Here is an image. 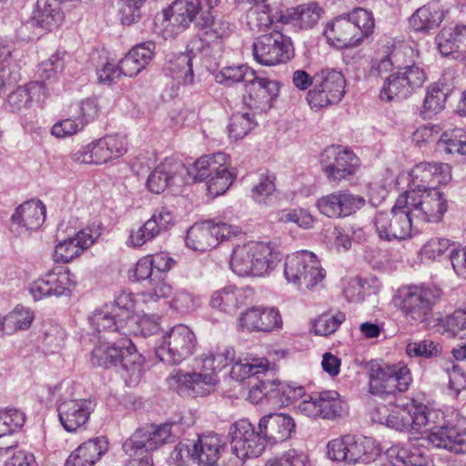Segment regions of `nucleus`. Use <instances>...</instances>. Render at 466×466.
Listing matches in <instances>:
<instances>
[{"instance_id": "obj_1", "label": "nucleus", "mask_w": 466, "mask_h": 466, "mask_svg": "<svg viewBox=\"0 0 466 466\" xmlns=\"http://www.w3.org/2000/svg\"><path fill=\"white\" fill-rule=\"evenodd\" d=\"M441 415L426 406L407 404H380L371 411L373 421L400 431H420L428 427L434 419Z\"/></svg>"}, {"instance_id": "obj_2", "label": "nucleus", "mask_w": 466, "mask_h": 466, "mask_svg": "<svg viewBox=\"0 0 466 466\" xmlns=\"http://www.w3.org/2000/svg\"><path fill=\"white\" fill-rule=\"evenodd\" d=\"M277 247L269 242L250 241L233 249L230 268L238 276H263L280 261Z\"/></svg>"}, {"instance_id": "obj_3", "label": "nucleus", "mask_w": 466, "mask_h": 466, "mask_svg": "<svg viewBox=\"0 0 466 466\" xmlns=\"http://www.w3.org/2000/svg\"><path fill=\"white\" fill-rule=\"evenodd\" d=\"M397 208H407L417 222L436 223L448 209L447 199L438 188L406 190L397 198Z\"/></svg>"}, {"instance_id": "obj_4", "label": "nucleus", "mask_w": 466, "mask_h": 466, "mask_svg": "<svg viewBox=\"0 0 466 466\" xmlns=\"http://www.w3.org/2000/svg\"><path fill=\"white\" fill-rule=\"evenodd\" d=\"M284 276L298 289L307 291L321 284L326 272L314 253L301 250L287 256Z\"/></svg>"}, {"instance_id": "obj_5", "label": "nucleus", "mask_w": 466, "mask_h": 466, "mask_svg": "<svg viewBox=\"0 0 466 466\" xmlns=\"http://www.w3.org/2000/svg\"><path fill=\"white\" fill-rule=\"evenodd\" d=\"M368 369L371 394L390 395L404 392L412 381L410 370L403 362L390 365L370 361Z\"/></svg>"}, {"instance_id": "obj_6", "label": "nucleus", "mask_w": 466, "mask_h": 466, "mask_svg": "<svg viewBox=\"0 0 466 466\" xmlns=\"http://www.w3.org/2000/svg\"><path fill=\"white\" fill-rule=\"evenodd\" d=\"M197 344L193 330L186 325L178 324L163 335L156 347V356L162 362L177 365L194 354Z\"/></svg>"}, {"instance_id": "obj_7", "label": "nucleus", "mask_w": 466, "mask_h": 466, "mask_svg": "<svg viewBox=\"0 0 466 466\" xmlns=\"http://www.w3.org/2000/svg\"><path fill=\"white\" fill-rule=\"evenodd\" d=\"M441 296V289L434 286L404 287L398 290L394 302L407 317L424 321Z\"/></svg>"}, {"instance_id": "obj_8", "label": "nucleus", "mask_w": 466, "mask_h": 466, "mask_svg": "<svg viewBox=\"0 0 466 466\" xmlns=\"http://www.w3.org/2000/svg\"><path fill=\"white\" fill-rule=\"evenodd\" d=\"M219 380L215 372L201 368L198 371L186 372L175 370L167 379L168 387L179 395L192 398L204 397L216 390Z\"/></svg>"}, {"instance_id": "obj_9", "label": "nucleus", "mask_w": 466, "mask_h": 466, "mask_svg": "<svg viewBox=\"0 0 466 466\" xmlns=\"http://www.w3.org/2000/svg\"><path fill=\"white\" fill-rule=\"evenodd\" d=\"M344 76L336 70L327 69L314 77V86L307 96L312 109L319 110L341 100L345 94Z\"/></svg>"}, {"instance_id": "obj_10", "label": "nucleus", "mask_w": 466, "mask_h": 466, "mask_svg": "<svg viewBox=\"0 0 466 466\" xmlns=\"http://www.w3.org/2000/svg\"><path fill=\"white\" fill-rule=\"evenodd\" d=\"M176 434L172 431V424L151 425L136 431L127 439L123 448L128 455H148L161 446L175 441Z\"/></svg>"}, {"instance_id": "obj_11", "label": "nucleus", "mask_w": 466, "mask_h": 466, "mask_svg": "<svg viewBox=\"0 0 466 466\" xmlns=\"http://www.w3.org/2000/svg\"><path fill=\"white\" fill-rule=\"evenodd\" d=\"M238 227L219 222L205 221L194 224L188 230L186 238L187 246L197 251H207L217 247L219 242L237 235Z\"/></svg>"}, {"instance_id": "obj_12", "label": "nucleus", "mask_w": 466, "mask_h": 466, "mask_svg": "<svg viewBox=\"0 0 466 466\" xmlns=\"http://www.w3.org/2000/svg\"><path fill=\"white\" fill-rule=\"evenodd\" d=\"M253 53L258 63L270 66L289 60L293 54V46L290 38L281 31H271L254 42Z\"/></svg>"}, {"instance_id": "obj_13", "label": "nucleus", "mask_w": 466, "mask_h": 466, "mask_svg": "<svg viewBox=\"0 0 466 466\" xmlns=\"http://www.w3.org/2000/svg\"><path fill=\"white\" fill-rule=\"evenodd\" d=\"M320 163L327 177L333 182L350 179L360 167L358 157L353 151L342 146H330L325 148L321 154Z\"/></svg>"}, {"instance_id": "obj_14", "label": "nucleus", "mask_w": 466, "mask_h": 466, "mask_svg": "<svg viewBox=\"0 0 466 466\" xmlns=\"http://www.w3.org/2000/svg\"><path fill=\"white\" fill-rule=\"evenodd\" d=\"M426 80V75L416 65L400 66L397 72L390 75L380 91L383 100L391 101L394 98H406L414 89L420 87Z\"/></svg>"}, {"instance_id": "obj_15", "label": "nucleus", "mask_w": 466, "mask_h": 466, "mask_svg": "<svg viewBox=\"0 0 466 466\" xmlns=\"http://www.w3.org/2000/svg\"><path fill=\"white\" fill-rule=\"evenodd\" d=\"M413 218L407 208H397V201L390 212L380 211L374 218L379 237L382 239L402 240L411 237Z\"/></svg>"}, {"instance_id": "obj_16", "label": "nucleus", "mask_w": 466, "mask_h": 466, "mask_svg": "<svg viewBox=\"0 0 466 466\" xmlns=\"http://www.w3.org/2000/svg\"><path fill=\"white\" fill-rule=\"evenodd\" d=\"M75 276L67 269H56L33 281L29 290L35 300L51 296H67L75 288Z\"/></svg>"}, {"instance_id": "obj_17", "label": "nucleus", "mask_w": 466, "mask_h": 466, "mask_svg": "<svg viewBox=\"0 0 466 466\" xmlns=\"http://www.w3.org/2000/svg\"><path fill=\"white\" fill-rule=\"evenodd\" d=\"M279 84L268 77L258 76L256 73L245 85V104L257 110L264 111L271 107L272 101L278 96Z\"/></svg>"}, {"instance_id": "obj_18", "label": "nucleus", "mask_w": 466, "mask_h": 466, "mask_svg": "<svg viewBox=\"0 0 466 466\" xmlns=\"http://www.w3.org/2000/svg\"><path fill=\"white\" fill-rule=\"evenodd\" d=\"M410 175L408 190L420 191L437 188V185L447 183L451 177V167L444 163H420L411 169Z\"/></svg>"}, {"instance_id": "obj_19", "label": "nucleus", "mask_w": 466, "mask_h": 466, "mask_svg": "<svg viewBox=\"0 0 466 466\" xmlns=\"http://www.w3.org/2000/svg\"><path fill=\"white\" fill-rule=\"evenodd\" d=\"M431 422L429 430L425 431L422 441H427L436 448H443L455 453H466V429H459L455 426H435L437 422Z\"/></svg>"}, {"instance_id": "obj_20", "label": "nucleus", "mask_w": 466, "mask_h": 466, "mask_svg": "<svg viewBox=\"0 0 466 466\" xmlns=\"http://www.w3.org/2000/svg\"><path fill=\"white\" fill-rule=\"evenodd\" d=\"M186 167L180 161L166 158L149 174L147 180V188L155 194H160L167 188L184 183Z\"/></svg>"}, {"instance_id": "obj_21", "label": "nucleus", "mask_w": 466, "mask_h": 466, "mask_svg": "<svg viewBox=\"0 0 466 466\" xmlns=\"http://www.w3.org/2000/svg\"><path fill=\"white\" fill-rule=\"evenodd\" d=\"M365 199L348 191H338L321 197L316 202L319 211L328 218L347 217L363 207Z\"/></svg>"}, {"instance_id": "obj_22", "label": "nucleus", "mask_w": 466, "mask_h": 466, "mask_svg": "<svg viewBox=\"0 0 466 466\" xmlns=\"http://www.w3.org/2000/svg\"><path fill=\"white\" fill-rule=\"evenodd\" d=\"M46 218V207L40 200H30L20 205L12 215L11 230L18 236L38 229Z\"/></svg>"}, {"instance_id": "obj_23", "label": "nucleus", "mask_w": 466, "mask_h": 466, "mask_svg": "<svg viewBox=\"0 0 466 466\" xmlns=\"http://www.w3.org/2000/svg\"><path fill=\"white\" fill-rule=\"evenodd\" d=\"M199 5V0H176L157 15L156 25L187 27L198 13Z\"/></svg>"}, {"instance_id": "obj_24", "label": "nucleus", "mask_w": 466, "mask_h": 466, "mask_svg": "<svg viewBox=\"0 0 466 466\" xmlns=\"http://www.w3.org/2000/svg\"><path fill=\"white\" fill-rule=\"evenodd\" d=\"M172 223L173 215L171 211L165 207L157 208L141 227L130 231L127 244L130 247H141L156 238L161 231L167 230Z\"/></svg>"}, {"instance_id": "obj_25", "label": "nucleus", "mask_w": 466, "mask_h": 466, "mask_svg": "<svg viewBox=\"0 0 466 466\" xmlns=\"http://www.w3.org/2000/svg\"><path fill=\"white\" fill-rule=\"evenodd\" d=\"M410 46L400 40L388 42L383 50L377 52L373 57L370 74L380 76L390 72L393 66L399 68L405 62L403 56L412 54Z\"/></svg>"}, {"instance_id": "obj_26", "label": "nucleus", "mask_w": 466, "mask_h": 466, "mask_svg": "<svg viewBox=\"0 0 466 466\" xmlns=\"http://www.w3.org/2000/svg\"><path fill=\"white\" fill-rule=\"evenodd\" d=\"M59 420L66 431H76L89 420L91 402L85 399L63 400L57 408Z\"/></svg>"}, {"instance_id": "obj_27", "label": "nucleus", "mask_w": 466, "mask_h": 466, "mask_svg": "<svg viewBox=\"0 0 466 466\" xmlns=\"http://www.w3.org/2000/svg\"><path fill=\"white\" fill-rule=\"evenodd\" d=\"M254 292L249 288L224 287L214 291L209 299V305L225 313H234L237 309L251 302Z\"/></svg>"}, {"instance_id": "obj_28", "label": "nucleus", "mask_w": 466, "mask_h": 466, "mask_svg": "<svg viewBox=\"0 0 466 466\" xmlns=\"http://www.w3.org/2000/svg\"><path fill=\"white\" fill-rule=\"evenodd\" d=\"M296 424L293 418L285 413H270L262 417L258 429L269 443L282 442L291 438Z\"/></svg>"}, {"instance_id": "obj_29", "label": "nucleus", "mask_w": 466, "mask_h": 466, "mask_svg": "<svg viewBox=\"0 0 466 466\" xmlns=\"http://www.w3.org/2000/svg\"><path fill=\"white\" fill-rule=\"evenodd\" d=\"M124 345L126 346L118 361L121 376L128 386H136L140 382L145 371V358L127 337H124Z\"/></svg>"}, {"instance_id": "obj_30", "label": "nucleus", "mask_w": 466, "mask_h": 466, "mask_svg": "<svg viewBox=\"0 0 466 466\" xmlns=\"http://www.w3.org/2000/svg\"><path fill=\"white\" fill-rule=\"evenodd\" d=\"M239 326L250 331H271L282 326V319L277 309L251 308L240 315Z\"/></svg>"}, {"instance_id": "obj_31", "label": "nucleus", "mask_w": 466, "mask_h": 466, "mask_svg": "<svg viewBox=\"0 0 466 466\" xmlns=\"http://www.w3.org/2000/svg\"><path fill=\"white\" fill-rule=\"evenodd\" d=\"M108 442L104 437L90 439L79 445L67 458L65 466H94L106 452Z\"/></svg>"}, {"instance_id": "obj_32", "label": "nucleus", "mask_w": 466, "mask_h": 466, "mask_svg": "<svg viewBox=\"0 0 466 466\" xmlns=\"http://www.w3.org/2000/svg\"><path fill=\"white\" fill-rule=\"evenodd\" d=\"M95 242L94 237L86 230H81L74 237L59 241L55 248L54 258L56 262L68 263L78 257Z\"/></svg>"}, {"instance_id": "obj_33", "label": "nucleus", "mask_w": 466, "mask_h": 466, "mask_svg": "<svg viewBox=\"0 0 466 466\" xmlns=\"http://www.w3.org/2000/svg\"><path fill=\"white\" fill-rule=\"evenodd\" d=\"M155 44L151 41L134 46L119 61L123 76L132 77L139 74L152 59Z\"/></svg>"}, {"instance_id": "obj_34", "label": "nucleus", "mask_w": 466, "mask_h": 466, "mask_svg": "<svg viewBox=\"0 0 466 466\" xmlns=\"http://www.w3.org/2000/svg\"><path fill=\"white\" fill-rule=\"evenodd\" d=\"M389 461L393 466H425L427 459L423 452L411 443L394 445L386 451Z\"/></svg>"}, {"instance_id": "obj_35", "label": "nucleus", "mask_w": 466, "mask_h": 466, "mask_svg": "<svg viewBox=\"0 0 466 466\" xmlns=\"http://www.w3.org/2000/svg\"><path fill=\"white\" fill-rule=\"evenodd\" d=\"M73 161L79 164L102 165L112 161L105 137L88 143L72 155Z\"/></svg>"}, {"instance_id": "obj_36", "label": "nucleus", "mask_w": 466, "mask_h": 466, "mask_svg": "<svg viewBox=\"0 0 466 466\" xmlns=\"http://www.w3.org/2000/svg\"><path fill=\"white\" fill-rule=\"evenodd\" d=\"M230 376L236 380H243L252 376L258 377L269 370V361L265 358L245 357L234 360Z\"/></svg>"}, {"instance_id": "obj_37", "label": "nucleus", "mask_w": 466, "mask_h": 466, "mask_svg": "<svg viewBox=\"0 0 466 466\" xmlns=\"http://www.w3.org/2000/svg\"><path fill=\"white\" fill-rule=\"evenodd\" d=\"M235 358V350L227 345H217L201 355L203 368L210 372H215L216 375L233 363Z\"/></svg>"}, {"instance_id": "obj_38", "label": "nucleus", "mask_w": 466, "mask_h": 466, "mask_svg": "<svg viewBox=\"0 0 466 466\" xmlns=\"http://www.w3.org/2000/svg\"><path fill=\"white\" fill-rule=\"evenodd\" d=\"M60 0H37L36 10L34 20L36 25L45 27H58L64 20V14L61 12Z\"/></svg>"}, {"instance_id": "obj_39", "label": "nucleus", "mask_w": 466, "mask_h": 466, "mask_svg": "<svg viewBox=\"0 0 466 466\" xmlns=\"http://www.w3.org/2000/svg\"><path fill=\"white\" fill-rule=\"evenodd\" d=\"M444 14L437 2L420 7L410 18L413 29H434L443 21Z\"/></svg>"}, {"instance_id": "obj_40", "label": "nucleus", "mask_w": 466, "mask_h": 466, "mask_svg": "<svg viewBox=\"0 0 466 466\" xmlns=\"http://www.w3.org/2000/svg\"><path fill=\"white\" fill-rule=\"evenodd\" d=\"M125 346L124 337L112 343L99 344L92 351V363L103 368L116 367Z\"/></svg>"}, {"instance_id": "obj_41", "label": "nucleus", "mask_w": 466, "mask_h": 466, "mask_svg": "<svg viewBox=\"0 0 466 466\" xmlns=\"http://www.w3.org/2000/svg\"><path fill=\"white\" fill-rule=\"evenodd\" d=\"M350 25L357 29H373L375 18L371 11L356 7L350 13L342 14L327 24V26L333 29L335 26H346Z\"/></svg>"}, {"instance_id": "obj_42", "label": "nucleus", "mask_w": 466, "mask_h": 466, "mask_svg": "<svg viewBox=\"0 0 466 466\" xmlns=\"http://www.w3.org/2000/svg\"><path fill=\"white\" fill-rule=\"evenodd\" d=\"M228 159V156L223 152L203 156L192 165L187 173L196 180H208L212 173L226 164Z\"/></svg>"}, {"instance_id": "obj_43", "label": "nucleus", "mask_w": 466, "mask_h": 466, "mask_svg": "<svg viewBox=\"0 0 466 466\" xmlns=\"http://www.w3.org/2000/svg\"><path fill=\"white\" fill-rule=\"evenodd\" d=\"M91 326L98 332L115 333L116 331L124 334L126 328L119 327V318L114 308L105 305L95 310L89 317Z\"/></svg>"}, {"instance_id": "obj_44", "label": "nucleus", "mask_w": 466, "mask_h": 466, "mask_svg": "<svg viewBox=\"0 0 466 466\" xmlns=\"http://www.w3.org/2000/svg\"><path fill=\"white\" fill-rule=\"evenodd\" d=\"M448 93L438 84L428 86L420 109V115L424 119L431 118L441 113L446 104Z\"/></svg>"}, {"instance_id": "obj_45", "label": "nucleus", "mask_w": 466, "mask_h": 466, "mask_svg": "<svg viewBox=\"0 0 466 466\" xmlns=\"http://www.w3.org/2000/svg\"><path fill=\"white\" fill-rule=\"evenodd\" d=\"M350 443L348 464L370 463L375 461L379 455L378 450L372 441L367 438L352 436V441H350Z\"/></svg>"}, {"instance_id": "obj_46", "label": "nucleus", "mask_w": 466, "mask_h": 466, "mask_svg": "<svg viewBox=\"0 0 466 466\" xmlns=\"http://www.w3.org/2000/svg\"><path fill=\"white\" fill-rule=\"evenodd\" d=\"M172 291V286L166 278L158 274L147 280V286L140 293V297L143 303L154 304L160 299L168 298Z\"/></svg>"}, {"instance_id": "obj_47", "label": "nucleus", "mask_w": 466, "mask_h": 466, "mask_svg": "<svg viewBox=\"0 0 466 466\" xmlns=\"http://www.w3.org/2000/svg\"><path fill=\"white\" fill-rule=\"evenodd\" d=\"M437 150L445 154L466 155V133L460 128L442 132L437 142Z\"/></svg>"}, {"instance_id": "obj_48", "label": "nucleus", "mask_w": 466, "mask_h": 466, "mask_svg": "<svg viewBox=\"0 0 466 466\" xmlns=\"http://www.w3.org/2000/svg\"><path fill=\"white\" fill-rule=\"evenodd\" d=\"M369 35V31H324L328 44L338 49L358 46Z\"/></svg>"}, {"instance_id": "obj_49", "label": "nucleus", "mask_w": 466, "mask_h": 466, "mask_svg": "<svg viewBox=\"0 0 466 466\" xmlns=\"http://www.w3.org/2000/svg\"><path fill=\"white\" fill-rule=\"evenodd\" d=\"M236 175L231 170L228 159L219 169L212 173L207 180V190L209 196L216 198L224 194L232 185Z\"/></svg>"}, {"instance_id": "obj_50", "label": "nucleus", "mask_w": 466, "mask_h": 466, "mask_svg": "<svg viewBox=\"0 0 466 466\" xmlns=\"http://www.w3.org/2000/svg\"><path fill=\"white\" fill-rule=\"evenodd\" d=\"M195 54L187 50V53H181L169 60L168 69L173 74V77L177 78L184 85L192 84L194 81L192 60Z\"/></svg>"}, {"instance_id": "obj_51", "label": "nucleus", "mask_w": 466, "mask_h": 466, "mask_svg": "<svg viewBox=\"0 0 466 466\" xmlns=\"http://www.w3.org/2000/svg\"><path fill=\"white\" fill-rule=\"evenodd\" d=\"M466 42V31H441L436 36V44L442 56L460 53Z\"/></svg>"}, {"instance_id": "obj_52", "label": "nucleus", "mask_w": 466, "mask_h": 466, "mask_svg": "<svg viewBox=\"0 0 466 466\" xmlns=\"http://www.w3.org/2000/svg\"><path fill=\"white\" fill-rule=\"evenodd\" d=\"M109 307L114 308V311L117 312L119 327L127 328V325L135 322L133 316L135 300L132 293L126 290L119 292Z\"/></svg>"}, {"instance_id": "obj_53", "label": "nucleus", "mask_w": 466, "mask_h": 466, "mask_svg": "<svg viewBox=\"0 0 466 466\" xmlns=\"http://www.w3.org/2000/svg\"><path fill=\"white\" fill-rule=\"evenodd\" d=\"M319 404V417L323 419H334L344 412L345 403L339 398L337 391H322L318 393Z\"/></svg>"}, {"instance_id": "obj_54", "label": "nucleus", "mask_w": 466, "mask_h": 466, "mask_svg": "<svg viewBox=\"0 0 466 466\" xmlns=\"http://www.w3.org/2000/svg\"><path fill=\"white\" fill-rule=\"evenodd\" d=\"M442 334L448 338L466 339V311L456 310L441 319Z\"/></svg>"}, {"instance_id": "obj_55", "label": "nucleus", "mask_w": 466, "mask_h": 466, "mask_svg": "<svg viewBox=\"0 0 466 466\" xmlns=\"http://www.w3.org/2000/svg\"><path fill=\"white\" fill-rule=\"evenodd\" d=\"M265 466H310V461L304 451L292 448L268 459Z\"/></svg>"}, {"instance_id": "obj_56", "label": "nucleus", "mask_w": 466, "mask_h": 466, "mask_svg": "<svg viewBox=\"0 0 466 466\" xmlns=\"http://www.w3.org/2000/svg\"><path fill=\"white\" fill-rule=\"evenodd\" d=\"M256 125L257 122L252 114H234L228 126L229 137L234 140L242 139L256 127Z\"/></svg>"}, {"instance_id": "obj_57", "label": "nucleus", "mask_w": 466, "mask_h": 466, "mask_svg": "<svg viewBox=\"0 0 466 466\" xmlns=\"http://www.w3.org/2000/svg\"><path fill=\"white\" fill-rule=\"evenodd\" d=\"M253 73L247 66H226L216 75V81L228 86L240 82L247 84Z\"/></svg>"}, {"instance_id": "obj_58", "label": "nucleus", "mask_w": 466, "mask_h": 466, "mask_svg": "<svg viewBox=\"0 0 466 466\" xmlns=\"http://www.w3.org/2000/svg\"><path fill=\"white\" fill-rule=\"evenodd\" d=\"M34 319V313L23 307H16L5 316V326L8 333L28 329Z\"/></svg>"}, {"instance_id": "obj_59", "label": "nucleus", "mask_w": 466, "mask_h": 466, "mask_svg": "<svg viewBox=\"0 0 466 466\" xmlns=\"http://www.w3.org/2000/svg\"><path fill=\"white\" fill-rule=\"evenodd\" d=\"M222 39L223 35H218V31H203L199 37L188 43L187 48L190 53L203 52L208 48L219 52L222 50Z\"/></svg>"}, {"instance_id": "obj_60", "label": "nucleus", "mask_w": 466, "mask_h": 466, "mask_svg": "<svg viewBox=\"0 0 466 466\" xmlns=\"http://www.w3.org/2000/svg\"><path fill=\"white\" fill-rule=\"evenodd\" d=\"M452 246L448 238H432L421 247L420 255L422 259L440 260Z\"/></svg>"}, {"instance_id": "obj_61", "label": "nucleus", "mask_w": 466, "mask_h": 466, "mask_svg": "<svg viewBox=\"0 0 466 466\" xmlns=\"http://www.w3.org/2000/svg\"><path fill=\"white\" fill-rule=\"evenodd\" d=\"M147 0H118V15L122 25L131 26L141 17L140 8Z\"/></svg>"}, {"instance_id": "obj_62", "label": "nucleus", "mask_w": 466, "mask_h": 466, "mask_svg": "<svg viewBox=\"0 0 466 466\" xmlns=\"http://www.w3.org/2000/svg\"><path fill=\"white\" fill-rule=\"evenodd\" d=\"M64 68L62 55L56 53L48 59L44 60L37 68L36 75L39 81L44 83L56 79L57 74Z\"/></svg>"}, {"instance_id": "obj_63", "label": "nucleus", "mask_w": 466, "mask_h": 466, "mask_svg": "<svg viewBox=\"0 0 466 466\" xmlns=\"http://www.w3.org/2000/svg\"><path fill=\"white\" fill-rule=\"evenodd\" d=\"M160 330V325L158 319L144 315L135 319V322L127 326L124 331L125 335L129 334H140L141 336L147 337L157 334Z\"/></svg>"}, {"instance_id": "obj_64", "label": "nucleus", "mask_w": 466, "mask_h": 466, "mask_svg": "<svg viewBox=\"0 0 466 466\" xmlns=\"http://www.w3.org/2000/svg\"><path fill=\"white\" fill-rule=\"evenodd\" d=\"M350 441H352V435H345L329 441L327 444V455L329 459L348 464Z\"/></svg>"}]
</instances>
